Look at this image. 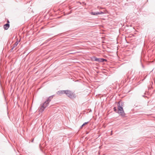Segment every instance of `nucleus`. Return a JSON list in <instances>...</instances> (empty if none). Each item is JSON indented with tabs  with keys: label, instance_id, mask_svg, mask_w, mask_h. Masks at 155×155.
Segmentation results:
<instances>
[{
	"label": "nucleus",
	"instance_id": "7ed1b4c3",
	"mask_svg": "<svg viewBox=\"0 0 155 155\" xmlns=\"http://www.w3.org/2000/svg\"><path fill=\"white\" fill-rule=\"evenodd\" d=\"M65 92L67 96L71 99H74L76 97L75 94L70 90H66Z\"/></svg>",
	"mask_w": 155,
	"mask_h": 155
},
{
	"label": "nucleus",
	"instance_id": "ddd939ff",
	"mask_svg": "<svg viewBox=\"0 0 155 155\" xmlns=\"http://www.w3.org/2000/svg\"><path fill=\"white\" fill-rule=\"evenodd\" d=\"M8 21V23H9V21Z\"/></svg>",
	"mask_w": 155,
	"mask_h": 155
},
{
	"label": "nucleus",
	"instance_id": "f8f14e48",
	"mask_svg": "<svg viewBox=\"0 0 155 155\" xmlns=\"http://www.w3.org/2000/svg\"><path fill=\"white\" fill-rule=\"evenodd\" d=\"M33 140H32L31 141V142H33Z\"/></svg>",
	"mask_w": 155,
	"mask_h": 155
},
{
	"label": "nucleus",
	"instance_id": "423d86ee",
	"mask_svg": "<svg viewBox=\"0 0 155 155\" xmlns=\"http://www.w3.org/2000/svg\"><path fill=\"white\" fill-rule=\"evenodd\" d=\"M65 90L59 91L57 92V94H58V95H61L62 94H65Z\"/></svg>",
	"mask_w": 155,
	"mask_h": 155
},
{
	"label": "nucleus",
	"instance_id": "f03ea898",
	"mask_svg": "<svg viewBox=\"0 0 155 155\" xmlns=\"http://www.w3.org/2000/svg\"><path fill=\"white\" fill-rule=\"evenodd\" d=\"M124 105V103L119 102L117 104L118 110L117 113L120 114L122 116L124 117L125 115V114L124 113L123 110V107Z\"/></svg>",
	"mask_w": 155,
	"mask_h": 155
},
{
	"label": "nucleus",
	"instance_id": "1a4fd4ad",
	"mask_svg": "<svg viewBox=\"0 0 155 155\" xmlns=\"http://www.w3.org/2000/svg\"><path fill=\"white\" fill-rule=\"evenodd\" d=\"M88 122H85L82 125V126H81V128L83 126H84L85 125H86V124H87V123H88Z\"/></svg>",
	"mask_w": 155,
	"mask_h": 155
},
{
	"label": "nucleus",
	"instance_id": "20e7f679",
	"mask_svg": "<svg viewBox=\"0 0 155 155\" xmlns=\"http://www.w3.org/2000/svg\"><path fill=\"white\" fill-rule=\"evenodd\" d=\"M94 61H98L99 62H103L104 61H107V60L106 59L103 58H97L96 57L94 58Z\"/></svg>",
	"mask_w": 155,
	"mask_h": 155
},
{
	"label": "nucleus",
	"instance_id": "f257e3e1",
	"mask_svg": "<svg viewBox=\"0 0 155 155\" xmlns=\"http://www.w3.org/2000/svg\"><path fill=\"white\" fill-rule=\"evenodd\" d=\"M53 96V95H52L49 97L43 104L41 105L40 107L39 108V110L40 112H42L44 111V109L48 106L50 102L52 99Z\"/></svg>",
	"mask_w": 155,
	"mask_h": 155
},
{
	"label": "nucleus",
	"instance_id": "39448f33",
	"mask_svg": "<svg viewBox=\"0 0 155 155\" xmlns=\"http://www.w3.org/2000/svg\"><path fill=\"white\" fill-rule=\"evenodd\" d=\"M17 40L16 42L12 46V50H13L14 48L17 46L20 41V39L19 40H18L17 39Z\"/></svg>",
	"mask_w": 155,
	"mask_h": 155
},
{
	"label": "nucleus",
	"instance_id": "0eeeda50",
	"mask_svg": "<svg viewBox=\"0 0 155 155\" xmlns=\"http://www.w3.org/2000/svg\"><path fill=\"white\" fill-rule=\"evenodd\" d=\"M9 27V24L8 23H7L4 26V28L5 30H7Z\"/></svg>",
	"mask_w": 155,
	"mask_h": 155
},
{
	"label": "nucleus",
	"instance_id": "6e6552de",
	"mask_svg": "<svg viewBox=\"0 0 155 155\" xmlns=\"http://www.w3.org/2000/svg\"><path fill=\"white\" fill-rule=\"evenodd\" d=\"M91 15H98L97 12H92L91 13Z\"/></svg>",
	"mask_w": 155,
	"mask_h": 155
},
{
	"label": "nucleus",
	"instance_id": "9d476101",
	"mask_svg": "<svg viewBox=\"0 0 155 155\" xmlns=\"http://www.w3.org/2000/svg\"><path fill=\"white\" fill-rule=\"evenodd\" d=\"M104 13L102 12H97L98 15L102 14H103Z\"/></svg>",
	"mask_w": 155,
	"mask_h": 155
},
{
	"label": "nucleus",
	"instance_id": "9b49d317",
	"mask_svg": "<svg viewBox=\"0 0 155 155\" xmlns=\"http://www.w3.org/2000/svg\"><path fill=\"white\" fill-rule=\"evenodd\" d=\"M114 111H115V112H116V113H117V109H116V108L115 107H114Z\"/></svg>",
	"mask_w": 155,
	"mask_h": 155
}]
</instances>
